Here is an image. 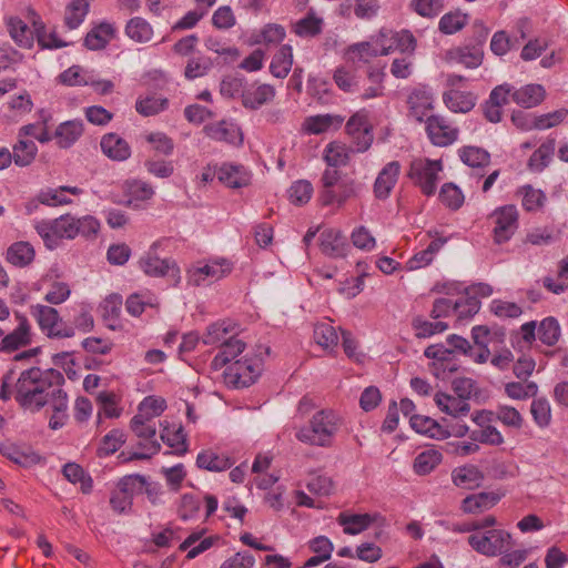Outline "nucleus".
<instances>
[{
    "label": "nucleus",
    "mask_w": 568,
    "mask_h": 568,
    "mask_svg": "<svg viewBox=\"0 0 568 568\" xmlns=\"http://www.w3.org/2000/svg\"><path fill=\"white\" fill-rule=\"evenodd\" d=\"M64 376L61 372L49 368L31 367L23 371L16 384L14 398L19 405L31 412H39L50 405L53 414L49 427L53 430L62 428L68 420V395L61 388Z\"/></svg>",
    "instance_id": "obj_1"
},
{
    "label": "nucleus",
    "mask_w": 568,
    "mask_h": 568,
    "mask_svg": "<svg viewBox=\"0 0 568 568\" xmlns=\"http://www.w3.org/2000/svg\"><path fill=\"white\" fill-rule=\"evenodd\" d=\"M341 426L342 418L335 412L321 409L312 416L308 426L296 430L295 437L311 446L331 447Z\"/></svg>",
    "instance_id": "obj_2"
},
{
    "label": "nucleus",
    "mask_w": 568,
    "mask_h": 568,
    "mask_svg": "<svg viewBox=\"0 0 568 568\" xmlns=\"http://www.w3.org/2000/svg\"><path fill=\"white\" fill-rule=\"evenodd\" d=\"M320 202L324 206L343 205L347 200L357 196L358 187L352 179L341 180L336 169H326L321 176Z\"/></svg>",
    "instance_id": "obj_3"
},
{
    "label": "nucleus",
    "mask_w": 568,
    "mask_h": 568,
    "mask_svg": "<svg viewBox=\"0 0 568 568\" xmlns=\"http://www.w3.org/2000/svg\"><path fill=\"white\" fill-rule=\"evenodd\" d=\"M34 229L50 250L55 248L63 239L73 240L78 236L75 216L69 213L54 220L38 221Z\"/></svg>",
    "instance_id": "obj_4"
},
{
    "label": "nucleus",
    "mask_w": 568,
    "mask_h": 568,
    "mask_svg": "<svg viewBox=\"0 0 568 568\" xmlns=\"http://www.w3.org/2000/svg\"><path fill=\"white\" fill-rule=\"evenodd\" d=\"M263 369L262 358L247 357L236 359L224 372V381L235 388L248 387L255 383Z\"/></svg>",
    "instance_id": "obj_5"
},
{
    "label": "nucleus",
    "mask_w": 568,
    "mask_h": 568,
    "mask_svg": "<svg viewBox=\"0 0 568 568\" xmlns=\"http://www.w3.org/2000/svg\"><path fill=\"white\" fill-rule=\"evenodd\" d=\"M467 541L478 554L494 557L511 547V535L503 529H490L471 534Z\"/></svg>",
    "instance_id": "obj_6"
},
{
    "label": "nucleus",
    "mask_w": 568,
    "mask_h": 568,
    "mask_svg": "<svg viewBox=\"0 0 568 568\" xmlns=\"http://www.w3.org/2000/svg\"><path fill=\"white\" fill-rule=\"evenodd\" d=\"M443 170L442 161L415 159L409 166V179L419 186L423 194L430 196L435 193L438 173Z\"/></svg>",
    "instance_id": "obj_7"
},
{
    "label": "nucleus",
    "mask_w": 568,
    "mask_h": 568,
    "mask_svg": "<svg viewBox=\"0 0 568 568\" xmlns=\"http://www.w3.org/2000/svg\"><path fill=\"white\" fill-rule=\"evenodd\" d=\"M143 416L144 415L142 414L134 415L130 422V428L139 438L149 440L146 444H139V447L145 449V452L132 453L128 460L150 459L161 449L160 443L156 439H154L156 435V427L154 420L145 417L143 418Z\"/></svg>",
    "instance_id": "obj_8"
},
{
    "label": "nucleus",
    "mask_w": 568,
    "mask_h": 568,
    "mask_svg": "<svg viewBox=\"0 0 568 568\" xmlns=\"http://www.w3.org/2000/svg\"><path fill=\"white\" fill-rule=\"evenodd\" d=\"M30 310L38 325L48 337L67 338L74 335V328L62 321L55 308L37 304L31 306Z\"/></svg>",
    "instance_id": "obj_9"
},
{
    "label": "nucleus",
    "mask_w": 568,
    "mask_h": 568,
    "mask_svg": "<svg viewBox=\"0 0 568 568\" xmlns=\"http://www.w3.org/2000/svg\"><path fill=\"white\" fill-rule=\"evenodd\" d=\"M425 130L429 141L436 146H448L457 141L459 130L443 115L432 114L425 120Z\"/></svg>",
    "instance_id": "obj_10"
},
{
    "label": "nucleus",
    "mask_w": 568,
    "mask_h": 568,
    "mask_svg": "<svg viewBox=\"0 0 568 568\" xmlns=\"http://www.w3.org/2000/svg\"><path fill=\"white\" fill-rule=\"evenodd\" d=\"M494 219V241L497 244L508 242L518 229V211L515 205H505L496 209Z\"/></svg>",
    "instance_id": "obj_11"
},
{
    "label": "nucleus",
    "mask_w": 568,
    "mask_h": 568,
    "mask_svg": "<svg viewBox=\"0 0 568 568\" xmlns=\"http://www.w3.org/2000/svg\"><path fill=\"white\" fill-rule=\"evenodd\" d=\"M14 317L18 322L17 327L0 341V352L12 353L21 347H26L32 342L31 324L26 315L16 312Z\"/></svg>",
    "instance_id": "obj_12"
},
{
    "label": "nucleus",
    "mask_w": 568,
    "mask_h": 568,
    "mask_svg": "<svg viewBox=\"0 0 568 568\" xmlns=\"http://www.w3.org/2000/svg\"><path fill=\"white\" fill-rule=\"evenodd\" d=\"M231 264L225 260L222 262H212L203 266L189 270L187 282L193 286L207 285L224 277L226 274L231 273Z\"/></svg>",
    "instance_id": "obj_13"
},
{
    "label": "nucleus",
    "mask_w": 568,
    "mask_h": 568,
    "mask_svg": "<svg viewBox=\"0 0 568 568\" xmlns=\"http://www.w3.org/2000/svg\"><path fill=\"white\" fill-rule=\"evenodd\" d=\"M318 241L321 252L327 257L343 258L348 254L349 244L341 230L325 229L321 232Z\"/></svg>",
    "instance_id": "obj_14"
},
{
    "label": "nucleus",
    "mask_w": 568,
    "mask_h": 568,
    "mask_svg": "<svg viewBox=\"0 0 568 568\" xmlns=\"http://www.w3.org/2000/svg\"><path fill=\"white\" fill-rule=\"evenodd\" d=\"M158 243H153L150 251L140 258V267L142 271L153 277H162L172 272L174 276L179 277L180 268L176 264L169 258H160L156 255Z\"/></svg>",
    "instance_id": "obj_15"
},
{
    "label": "nucleus",
    "mask_w": 568,
    "mask_h": 568,
    "mask_svg": "<svg viewBox=\"0 0 568 568\" xmlns=\"http://www.w3.org/2000/svg\"><path fill=\"white\" fill-rule=\"evenodd\" d=\"M345 120L339 114H317L305 118L302 129L307 134H322L329 130H338Z\"/></svg>",
    "instance_id": "obj_16"
},
{
    "label": "nucleus",
    "mask_w": 568,
    "mask_h": 568,
    "mask_svg": "<svg viewBox=\"0 0 568 568\" xmlns=\"http://www.w3.org/2000/svg\"><path fill=\"white\" fill-rule=\"evenodd\" d=\"M400 172V164L397 161L387 163L378 173L374 183V194L379 200L389 196Z\"/></svg>",
    "instance_id": "obj_17"
},
{
    "label": "nucleus",
    "mask_w": 568,
    "mask_h": 568,
    "mask_svg": "<svg viewBox=\"0 0 568 568\" xmlns=\"http://www.w3.org/2000/svg\"><path fill=\"white\" fill-rule=\"evenodd\" d=\"M484 51H479L476 47L462 44L446 51V60L462 64L467 69H477L484 61Z\"/></svg>",
    "instance_id": "obj_18"
},
{
    "label": "nucleus",
    "mask_w": 568,
    "mask_h": 568,
    "mask_svg": "<svg viewBox=\"0 0 568 568\" xmlns=\"http://www.w3.org/2000/svg\"><path fill=\"white\" fill-rule=\"evenodd\" d=\"M0 454L22 467L33 466L41 459L40 455L37 454L31 447L26 445L20 446L11 443L1 444Z\"/></svg>",
    "instance_id": "obj_19"
},
{
    "label": "nucleus",
    "mask_w": 568,
    "mask_h": 568,
    "mask_svg": "<svg viewBox=\"0 0 568 568\" xmlns=\"http://www.w3.org/2000/svg\"><path fill=\"white\" fill-rule=\"evenodd\" d=\"M501 496L495 491L471 494L462 500L460 509L465 514H479L498 504Z\"/></svg>",
    "instance_id": "obj_20"
},
{
    "label": "nucleus",
    "mask_w": 568,
    "mask_h": 568,
    "mask_svg": "<svg viewBox=\"0 0 568 568\" xmlns=\"http://www.w3.org/2000/svg\"><path fill=\"white\" fill-rule=\"evenodd\" d=\"M433 95L428 91L414 89L407 98L409 115L418 122H425L427 113L433 109Z\"/></svg>",
    "instance_id": "obj_21"
},
{
    "label": "nucleus",
    "mask_w": 568,
    "mask_h": 568,
    "mask_svg": "<svg viewBox=\"0 0 568 568\" xmlns=\"http://www.w3.org/2000/svg\"><path fill=\"white\" fill-rule=\"evenodd\" d=\"M275 97V89L270 84L245 88L242 91V104L250 110H257L271 102Z\"/></svg>",
    "instance_id": "obj_22"
},
{
    "label": "nucleus",
    "mask_w": 568,
    "mask_h": 568,
    "mask_svg": "<svg viewBox=\"0 0 568 568\" xmlns=\"http://www.w3.org/2000/svg\"><path fill=\"white\" fill-rule=\"evenodd\" d=\"M100 145L103 154L113 161H125L131 155L129 143L116 133L104 134Z\"/></svg>",
    "instance_id": "obj_23"
},
{
    "label": "nucleus",
    "mask_w": 568,
    "mask_h": 568,
    "mask_svg": "<svg viewBox=\"0 0 568 568\" xmlns=\"http://www.w3.org/2000/svg\"><path fill=\"white\" fill-rule=\"evenodd\" d=\"M204 131L209 138L215 141L230 144H241L243 141L240 128L224 120L206 125Z\"/></svg>",
    "instance_id": "obj_24"
},
{
    "label": "nucleus",
    "mask_w": 568,
    "mask_h": 568,
    "mask_svg": "<svg viewBox=\"0 0 568 568\" xmlns=\"http://www.w3.org/2000/svg\"><path fill=\"white\" fill-rule=\"evenodd\" d=\"M476 95L459 89H448L443 94L445 105L455 113H467L476 105Z\"/></svg>",
    "instance_id": "obj_25"
},
{
    "label": "nucleus",
    "mask_w": 568,
    "mask_h": 568,
    "mask_svg": "<svg viewBox=\"0 0 568 568\" xmlns=\"http://www.w3.org/2000/svg\"><path fill=\"white\" fill-rule=\"evenodd\" d=\"M484 473L475 465L456 467L452 471V481L455 486L466 489H474L481 485Z\"/></svg>",
    "instance_id": "obj_26"
},
{
    "label": "nucleus",
    "mask_w": 568,
    "mask_h": 568,
    "mask_svg": "<svg viewBox=\"0 0 568 568\" xmlns=\"http://www.w3.org/2000/svg\"><path fill=\"white\" fill-rule=\"evenodd\" d=\"M83 133V123L81 120H70L60 123L53 134L57 145L60 149L72 146Z\"/></svg>",
    "instance_id": "obj_27"
},
{
    "label": "nucleus",
    "mask_w": 568,
    "mask_h": 568,
    "mask_svg": "<svg viewBox=\"0 0 568 568\" xmlns=\"http://www.w3.org/2000/svg\"><path fill=\"white\" fill-rule=\"evenodd\" d=\"M245 347L246 345L243 341L233 336L229 337L227 341L222 343L221 351L214 356L211 363L212 368L217 371L227 364L230 365L244 352Z\"/></svg>",
    "instance_id": "obj_28"
},
{
    "label": "nucleus",
    "mask_w": 568,
    "mask_h": 568,
    "mask_svg": "<svg viewBox=\"0 0 568 568\" xmlns=\"http://www.w3.org/2000/svg\"><path fill=\"white\" fill-rule=\"evenodd\" d=\"M545 97L546 91L541 84L531 83L519 89L513 87V101L526 109L540 104Z\"/></svg>",
    "instance_id": "obj_29"
},
{
    "label": "nucleus",
    "mask_w": 568,
    "mask_h": 568,
    "mask_svg": "<svg viewBox=\"0 0 568 568\" xmlns=\"http://www.w3.org/2000/svg\"><path fill=\"white\" fill-rule=\"evenodd\" d=\"M219 180L229 187L241 189L250 184V174L242 165L223 164L217 171Z\"/></svg>",
    "instance_id": "obj_30"
},
{
    "label": "nucleus",
    "mask_w": 568,
    "mask_h": 568,
    "mask_svg": "<svg viewBox=\"0 0 568 568\" xmlns=\"http://www.w3.org/2000/svg\"><path fill=\"white\" fill-rule=\"evenodd\" d=\"M434 400L442 412L455 418L466 416L470 412V405L458 396L438 392Z\"/></svg>",
    "instance_id": "obj_31"
},
{
    "label": "nucleus",
    "mask_w": 568,
    "mask_h": 568,
    "mask_svg": "<svg viewBox=\"0 0 568 568\" xmlns=\"http://www.w3.org/2000/svg\"><path fill=\"white\" fill-rule=\"evenodd\" d=\"M36 256V251L29 242L19 241L11 244L6 254L7 261L17 266L26 267L30 265Z\"/></svg>",
    "instance_id": "obj_32"
},
{
    "label": "nucleus",
    "mask_w": 568,
    "mask_h": 568,
    "mask_svg": "<svg viewBox=\"0 0 568 568\" xmlns=\"http://www.w3.org/2000/svg\"><path fill=\"white\" fill-rule=\"evenodd\" d=\"M375 521V516L369 514H346L341 513L337 523L344 527V534L358 535L366 530Z\"/></svg>",
    "instance_id": "obj_33"
},
{
    "label": "nucleus",
    "mask_w": 568,
    "mask_h": 568,
    "mask_svg": "<svg viewBox=\"0 0 568 568\" xmlns=\"http://www.w3.org/2000/svg\"><path fill=\"white\" fill-rule=\"evenodd\" d=\"M199 468L209 471H223L233 465L231 458L225 454H217L211 449L201 452L196 457Z\"/></svg>",
    "instance_id": "obj_34"
},
{
    "label": "nucleus",
    "mask_w": 568,
    "mask_h": 568,
    "mask_svg": "<svg viewBox=\"0 0 568 568\" xmlns=\"http://www.w3.org/2000/svg\"><path fill=\"white\" fill-rule=\"evenodd\" d=\"M112 24L103 22L93 28L84 38V45L90 50H101L106 47L114 36Z\"/></svg>",
    "instance_id": "obj_35"
},
{
    "label": "nucleus",
    "mask_w": 568,
    "mask_h": 568,
    "mask_svg": "<svg viewBox=\"0 0 568 568\" xmlns=\"http://www.w3.org/2000/svg\"><path fill=\"white\" fill-rule=\"evenodd\" d=\"M65 192H69L73 195H79L82 193V190L77 186H60L59 189H48L45 191H41L38 194V201L41 204L48 206L70 204L71 200L64 195Z\"/></svg>",
    "instance_id": "obj_36"
},
{
    "label": "nucleus",
    "mask_w": 568,
    "mask_h": 568,
    "mask_svg": "<svg viewBox=\"0 0 568 568\" xmlns=\"http://www.w3.org/2000/svg\"><path fill=\"white\" fill-rule=\"evenodd\" d=\"M293 50L288 44L282 45L274 54L270 64L271 73L278 79L285 78L292 69Z\"/></svg>",
    "instance_id": "obj_37"
},
{
    "label": "nucleus",
    "mask_w": 568,
    "mask_h": 568,
    "mask_svg": "<svg viewBox=\"0 0 568 568\" xmlns=\"http://www.w3.org/2000/svg\"><path fill=\"white\" fill-rule=\"evenodd\" d=\"M8 30L11 38L19 47L30 49L33 45V34L36 32L20 18H10L8 20Z\"/></svg>",
    "instance_id": "obj_38"
},
{
    "label": "nucleus",
    "mask_w": 568,
    "mask_h": 568,
    "mask_svg": "<svg viewBox=\"0 0 568 568\" xmlns=\"http://www.w3.org/2000/svg\"><path fill=\"white\" fill-rule=\"evenodd\" d=\"M352 149L346 144L333 141L325 148L324 160L328 166L338 168L347 165L351 160Z\"/></svg>",
    "instance_id": "obj_39"
},
{
    "label": "nucleus",
    "mask_w": 568,
    "mask_h": 568,
    "mask_svg": "<svg viewBox=\"0 0 568 568\" xmlns=\"http://www.w3.org/2000/svg\"><path fill=\"white\" fill-rule=\"evenodd\" d=\"M443 459L442 453L435 449H428L419 453L413 464L414 471L417 475H427L432 473Z\"/></svg>",
    "instance_id": "obj_40"
},
{
    "label": "nucleus",
    "mask_w": 568,
    "mask_h": 568,
    "mask_svg": "<svg viewBox=\"0 0 568 568\" xmlns=\"http://www.w3.org/2000/svg\"><path fill=\"white\" fill-rule=\"evenodd\" d=\"M37 153L38 148L33 141L19 139L13 145V153L11 154L16 165L28 166L33 162Z\"/></svg>",
    "instance_id": "obj_41"
},
{
    "label": "nucleus",
    "mask_w": 568,
    "mask_h": 568,
    "mask_svg": "<svg viewBox=\"0 0 568 568\" xmlns=\"http://www.w3.org/2000/svg\"><path fill=\"white\" fill-rule=\"evenodd\" d=\"M517 193L521 195V206L527 212L538 211L546 202L545 193L529 184L519 187Z\"/></svg>",
    "instance_id": "obj_42"
},
{
    "label": "nucleus",
    "mask_w": 568,
    "mask_h": 568,
    "mask_svg": "<svg viewBox=\"0 0 568 568\" xmlns=\"http://www.w3.org/2000/svg\"><path fill=\"white\" fill-rule=\"evenodd\" d=\"M125 33L135 42H148L153 36V29L146 20L135 17L126 23Z\"/></svg>",
    "instance_id": "obj_43"
},
{
    "label": "nucleus",
    "mask_w": 568,
    "mask_h": 568,
    "mask_svg": "<svg viewBox=\"0 0 568 568\" xmlns=\"http://www.w3.org/2000/svg\"><path fill=\"white\" fill-rule=\"evenodd\" d=\"M460 160L470 168H485L490 163V154L478 146L467 145L459 150Z\"/></svg>",
    "instance_id": "obj_44"
},
{
    "label": "nucleus",
    "mask_w": 568,
    "mask_h": 568,
    "mask_svg": "<svg viewBox=\"0 0 568 568\" xmlns=\"http://www.w3.org/2000/svg\"><path fill=\"white\" fill-rule=\"evenodd\" d=\"M62 474L70 483H80L82 493H91L93 487L92 478L85 474L84 469L80 465L75 463H68L63 466Z\"/></svg>",
    "instance_id": "obj_45"
},
{
    "label": "nucleus",
    "mask_w": 568,
    "mask_h": 568,
    "mask_svg": "<svg viewBox=\"0 0 568 568\" xmlns=\"http://www.w3.org/2000/svg\"><path fill=\"white\" fill-rule=\"evenodd\" d=\"M555 151V141L542 143L530 156L528 166L534 172H541L550 162Z\"/></svg>",
    "instance_id": "obj_46"
},
{
    "label": "nucleus",
    "mask_w": 568,
    "mask_h": 568,
    "mask_svg": "<svg viewBox=\"0 0 568 568\" xmlns=\"http://www.w3.org/2000/svg\"><path fill=\"white\" fill-rule=\"evenodd\" d=\"M323 19L311 10L307 16L295 23L294 31L297 36L313 38L322 32Z\"/></svg>",
    "instance_id": "obj_47"
},
{
    "label": "nucleus",
    "mask_w": 568,
    "mask_h": 568,
    "mask_svg": "<svg viewBox=\"0 0 568 568\" xmlns=\"http://www.w3.org/2000/svg\"><path fill=\"white\" fill-rule=\"evenodd\" d=\"M89 12L87 0H72L67 7L64 22L69 29L78 28Z\"/></svg>",
    "instance_id": "obj_48"
},
{
    "label": "nucleus",
    "mask_w": 568,
    "mask_h": 568,
    "mask_svg": "<svg viewBox=\"0 0 568 568\" xmlns=\"http://www.w3.org/2000/svg\"><path fill=\"white\" fill-rule=\"evenodd\" d=\"M122 306V297L119 294H111L104 298L100 306L103 321L109 327L114 328L115 322L119 320Z\"/></svg>",
    "instance_id": "obj_49"
},
{
    "label": "nucleus",
    "mask_w": 568,
    "mask_h": 568,
    "mask_svg": "<svg viewBox=\"0 0 568 568\" xmlns=\"http://www.w3.org/2000/svg\"><path fill=\"white\" fill-rule=\"evenodd\" d=\"M125 437L121 429H112L101 439L98 456L105 457L114 454L125 443Z\"/></svg>",
    "instance_id": "obj_50"
},
{
    "label": "nucleus",
    "mask_w": 568,
    "mask_h": 568,
    "mask_svg": "<svg viewBox=\"0 0 568 568\" xmlns=\"http://www.w3.org/2000/svg\"><path fill=\"white\" fill-rule=\"evenodd\" d=\"M505 393L511 399L525 400L537 395L538 385L535 382H509L505 385Z\"/></svg>",
    "instance_id": "obj_51"
},
{
    "label": "nucleus",
    "mask_w": 568,
    "mask_h": 568,
    "mask_svg": "<svg viewBox=\"0 0 568 568\" xmlns=\"http://www.w3.org/2000/svg\"><path fill=\"white\" fill-rule=\"evenodd\" d=\"M212 61L209 57H192L186 62L184 77L187 80H194L196 78L204 77L212 69Z\"/></svg>",
    "instance_id": "obj_52"
},
{
    "label": "nucleus",
    "mask_w": 568,
    "mask_h": 568,
    "mask_svg": "<svg viewBox=\"0 0 568 568\" xmlns=\"http://www.w3.org/2000/svg\"><path fill=\"white\" fill-rule=\"evenodd\" d=\"M161 439L168 444V446L174 448L178 455H184L187 450L186 436L181 425L173 430L169 427H164L161 433Z\"/></svg>",
    "instance_id": "obj_53"
},
{
    "label": "nucleus",
    "mask_w": 568,
    "mask_h": 568,
    "mask_svg": "<svg viewBox=\"0 0 568 568\" xmlns=\"http://www.w3.org/2000/svg\"><path fill=\"white\" fill-rule=\"evenodd\" d=\"M34 32L38 39L39 45L44 49H59L67 45L65 42L60 40L55 32L47 33L44 23L40 20V18L34 19L32 21Z\"/></svg>",
    "instance_id": "obj_54"
},
{
    "label": "nucleus",
    "mask_w": 568,
    "mask_h": 568,
    "mask_svg": "<svg viewBox=\"0 0 568 568\" xmlns=\"http://www.w3.org/2000/svg\"><path fill=\"white\" fill-rule=\"evenodd\" d=\"M314 339L323 348L334 347L338 343V335L331 323H317L314 326Z\"/></svg>",
    "instance_id": "obj_55"
},
{
    "label": "nucleus",
    "mask_w": 568,
    "mask_h": 568,
    "mask_svg": "<svg viewBox=\"0 0 568 568\" xmlns=\"http://www.w3.org/2000/svg\"><path fill=\"white\" fill-rule=\"evenodd\" d=\"M232 331L231 324L223 322H216L207 326L206 333L202 337V342L205 345H217L222 346L224 341H227L226 335Z\"/></svg>",
    "instance_id": "obj_56"
},
{
    "label": "nucleus",
    "mask_w": 568,
    "mask_h": 568,
    "mask_svg": "<svg viewBox=\"0 0 568 568\" xmlns=\"http://www.w3.org/2000/svg\"><path fill=\"white\" fill-rule=\"evenodd\" d=\"M353 61L367 63L372 58L379 57L373 40L354 43L347 50Z\"/></svg>",
    "instance_id": "obj_57"
},
{
    "label": "nucleus",
    "mask_w": 568,
    "mask_h": 568,
    "mask_svg": "<svg viewBox=\"0 0 568 568\" xmlns=\"http://www.w3.org/2000/svg\"><path fill=\"white\" fill-rule=\"evenodd\" d=\"M530 413L534 422L541 428L549 426L551 422V407L549 402L544 398H535L530 405Z\"/></svg>",
    "instance_id": "obj_58"
},
{
    "label": "nucleus",
    "mask_w": 568,
    "mask_h": 568,
    "mask_svg": "<svg viewBox=\"0 0 568 568\" xmlns=\"http://www.w3.org/2000/svg\"><path fill=\"white\" fill-rule=\"evenodd\" d=\"M466 23V14H462L460 12H448L440 18L438 29L444 34H454L460 31Z\"/></svg>",
    "instance_id": "obj_59"
},
{
    "label": "nucleus",
    "mask_w": 568,
    "mask_h": 568,
    "mask_svg": "<svg viewBox=\"0 0 568 568\" xmlns=\"http://www.w3.org/2000/svg\"><path fill=\"white\" fill-rule=\"evenodd\" d=\"M470 439L490 446H500L504 443V437L500 432L490 424L483 428L471 430Z\"/></svg>",
    "instance_id": "obj_60"
},
{
    "label": "nucleus",
    "mask_w": 568,
    "mask_h": 568,
    "mask_svg": "<svg viewBox=\"0 0 568 568\" xmlns=\"http://www.w3.org/2000/svg\"><path fill=\"white\" fill-rule=\"evenodd\" d=\"M560 336V327L554 317H547L541 321L538 329V337L539 339L548 345L554 346Z\"/></svg>",
    "instance_id": "obj_61"
},
{
    "label": "nucleus",
    "mask_w": 568,
    "mask_h": 568,
    "mask_svg": "<svg viewBox=\"0 0 568 568\" xmlns=\"http://www.w3.org/2000/svg\"><path fill=\"white\" fill-rule=\"evenodd\" d=\"M518 45L519 40L517 38H510L504 30L495 32L490 41V50L496 55H504Z\"/></svg>",
    "instance_id": "obj_62"
},
{
    "label": "nucleus",
    "mask_w": 568,
    "mask_h": 568,
    "mask_svg": "<svg viewBox=\"0 0 568 568\" xmlns=\"http://www.w3.org/2000/svg\"><path fill=\"white\" fill-rule=\"evenodd\" d=\"M144 485H146L145 476L140 474H131L122 477L118 481L116 488L133 500V496L136 493L142 491Z\"/></svg>",
    "instance_id": "obj_63"
},
{
    "label": "nucleus",
    "mask_w": 568,
    "mask_h": 568,
    "mask_svg": "<svg viewBox=\"0 0 568 568\" xmlns=\"http://www.w3.org/2000/svg\"><path fill=\"white\" fill-rule=\"evenodd\" d=\"M440 201L450 210H458L464 203V195L453 183H445L439 192Z\"/></svg>",
    "instance_id": "obj_64"
}]
</instances>
